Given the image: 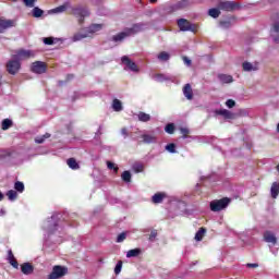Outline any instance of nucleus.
<instances>
[{
    "instance_id": "nucleus-1",
    "label": "nucleus",
    "mask_w": 279,
    "mask_h": 279,
    "mask_svg": "<svg viewBox=\"0 0 279 279\" xmlns=\"http://www.w3.org/2000/svg\"><path fill=\"white\" fill-rule=\"evenodd\" d=\"M60 215L58 213H54L50 218H48L43 226V229L49 233V234H53V232H56V230H58V223L60 221Z\"/></svg>"
},
{
    "instance_id": "nucleus-2",
    "label": "nucleus",
    "mask_w": 279,
    "mask_h": 279,
    "mask_svg": "<svg viewBox=\"0 0 279 279\" xmlns=\"http://www.w3.org/2000/svg\"><path fill=\"white\" fill-rule=\"evenodd\" d=\"M232 198L223 197L221 199H214L209 203V208L211 213H221V210H226Z\"/></svg>"
},
{
    "instance_id": "nucleus-3",
    "label": "nucleus",
    "mask_w": 279,
    "mask_h": 279,
    "mask_svg": "<svg viewBox=\"0 0 279 279\" xmlns=\"http://www.w3.org/2000/svg\"><path fill=\"white\" fill-rule=\"evenodd\" d=\"M218 10H222V12H234L236 10H241V3L228 0L218 1Z\"/></svg>"
},
{
    "instance_id": "nucleus-4",
    "label": "nucleus",
    "mask_w": 279,
    "mask_h": 279,
    "mask_svg": "<svg viewBox=\"0 0 279 279\" xmlns=\"http://www.w3.org/2000/svg\"><path fill=\"white\" fill-rule=\"evenodd\" d=\"M72 14L78 19V23H84V19H86V16H90V11L87 7L76 5L72 8Z\"/></svg>"
},
{
    "instance_id": "nucleus-5",
    "label": "nucleus",
    "mask_w": 279,
    "mask_h": 279,
    "mask_svg": "<svg viewBox=\"0 0 279 279\" xmlns=\"http://www.w3.org/2000/svg\"><path fill=\"white\" fill-rule=\"evenodd\" d=\"M69 274V268L64 266H53L52 271L49 274L48 279L64 278Z\"/></svg>"
},
{
    "instance_id": "nucleus-6",
    "label": "nucleus",
    "mask_w": 279,
    "mask_h": 279,
    "mask_svg": "<svg viewBox=\"0 0 279 279\" xmlns=\"http://www.w3.org/2000/svg\"><path fill=\"white\" fill-rule=\"evenodd\" d=\"M7 71L10 75H16L21 71V61L12 58L7 62Z\"/></svg>"
},
{
    "instance_id": "nucleus-7",
    "label": "nucleus",
    "mask_w": 279,
    "mask_h": 279,
    "mask_svg": "<svg viewBox=\"0 0 279 279\" xmlns=\"http://www.w3.org/2000/svg\"><path fill=\"white\" fill-rule=\"evenodd\" d=\"M121 62L125 65L124 71H132V73H138V65L136 64V62L132 61L130 57L123 56L121 58Z\"/></svg>"
},
{
    "instance_id": "nucleus-8",
    "label": "nucleus",
    "mask_w": 279,
    "mask_h": 279,
    "mask_svg": "<svg viewBox=\"0 0 279 279\" xmlns=\"http://www.w3.org/2000/svg\"><path fill=\"white\" fill-rule=\"evenodd\" d=\"M35 53L33 50H25V49H20L15 51V54L12 56L14 60H29V58H34Z\"/></svg>"
},
{
    "instance_id": "nucleus-9",
    "label": "nucleus",
    "mask_w": 279,
    "mask_h": 279,
    "mask_svg": "<svg viewBox=\"0 0 279 279\" xmlns=\"http://www.w3.org/2000/svg\"><path fill=\"white\" fill-rule=\"evenodd\" d=\"M125 38H130V34L128 33V28H125L123 32H120L112 37H109L107 40L108 43H116V45H119L125 40Z\"/></svg>"
},
{
    "instance_id": "nucleus-10",
    "label": "nucleus",
    "mask_w": 279,
    "mask_h": 279,
    "mask_svg": "<svg viewBox=\"0 0 279 279\" xmlns=\"http://www.w3.org/2000/svg\"><path fill=\"white\" fill-rule=\"evenodd\" d=\"M31 71L37 75H43V73H47V64L43 61H35L32 63Z\"/></svg>"
},
{
    "instance_id": "nucleus-11",
    "label": "nucleus",
    "mask_w": 279,
    "mask_h": 279,
    "mask_svg": "<svg viewBox=\"0 0 279 279\" xmlns=\"http://www.w3.org/2000/svg\"><path fill=\"white\" fill-rule=\"evenodd\" d=\"M144 29H147V23L134 24L131 28H126V32L129 33V36H134L141 32H144Z\"/></svg>"
},
{
    "instance_id": "nucleus-12",
    "label": "nucleus",
    "mask_w": 279,
    "mask_h": 279,
    "mask_svg": "<svg viewBox=\"0 0 279 279\" xmlns=\"http://www.w3.org/2000/svg\"><path fill=\"white\" fill-rule=\"evenodd\" d=\"M10 27H16V21L0 17V34H3L5 29H10Z\"/></svg>"
},
{
    "instance_id": "nucleus-13",
    "label": "nucleus",
    "mask_w": 279,
    "mask_h": 279,
    "mask_svg": "<svg viewBox=\"0 0 279 279\" xmlns=\"http://www.w3.org/2000/svg\"><path fill=\"white\" fill-rule=\"evenodd\" d=\"M178 26L181 32H195L193 24H191L186 19L178 20Z\"/></svg>"
},
{
    "instance_id": "nucleus-14",
    "label": "nucleus",
    "mask_w": 279,
    "mask_h": 279,
    "mask_svg": "<svg viewBox=\"0 0 279 279\" xmlns=\"http://www.w3.org/2000/svg\"><path fill=\"white\" fill-rule=\"evenodd\" d=\"M264 240L266 243H271L272 245H276V243H278L276 234H274L271 231L264 232Z\"/></svg>"
},
{
    "instance_id": "nucleus-15",
    "label": "nucleus",
    "mask_w": 279,
    "mask_h": 279,
    "mask_svg": "<svg viewBox=\"0 0 279 279\" xmlns=\"http://www.w3.org/2000/svg\"><path fill=\"white\" fill-rule=\"evenodd\" d=\"M21 271L24 276H32V274H34V265L24 263L21 265Z\"/></svg>"
},
{
    "instance_id": "nucleus-16",
    "label": "nucleus",
    "mask_w": 279,
    "mask_h": 279,
    "mask_svg": "<svg viewBox=\"0 0 279 279\" xmlns=\"http://www.w3.org/2000/svg\"><path fill=\"white\" fill-rule=\"evenodd\" d=\"M271 38H272L274 43L279 45V22H276L272 25Z\"/></svg>"
},
{
    "instance_id": "nucleus-17",
    "label": "nucleus",
    "mask_w": 279,
    "mask_h": 279,
    "mask_svg": "<svg viewBox=\"0 0 279 279\" xmlns=\"http://www.w3.org/2000/svg\"><path fill=\"white\" fill-rule=\"evenodd\" d=\"M102 27L104 25L101 24H92L85 29V32L86 34H88V36H90V34H96V32H101Z\"/></svg>"
},
{
    "instance_id": "nucleus-18",
    "label": "nucleus",
    "mask_w": 279,
    "mask_h": 279,
    "mask_svg": "<svg viewBox=\"0 0 279 279\" xmlns=\"http://www.w3.org/2000/svg\"><path fill=\"white\" fill-rule=\"evenodd\" d=\"M218 80L222 84H232L234 82V78L230 74H218Z\"/></svg>"
},
{
    "instance_id": "nucleus-19",
    "label": "nucleus",
    "mask_w": 279,
    "mask_h": 279,
    "mask_svg": "<svg viewBox=\"0 0 279 279\" xmlns=\"http://www.w3.org/2000/svg\"><path fill=\"white\" fill-rule=\"evenodd\" d=\"M216 114L223 117V119H234V113L227 109L216 110Z\"/></svg>"
},
{
    "instance_id": "nucleus-20",
    "label": "nucleus",
    "mask_w": 279,
    "mask_h": 279,
    "mask_svg": "<svg viewBox=\"0 0 279 279\" xmlns=\"http://www.w3.org/2000/svg\"><path fill=\"white\" fill-rule=\"evenodd\" d=\"M165 197H167V194L159 192L153 195L151 202L153 204H162V202L165 201Z\"/></svg>"
},
{
    "instance_id": "nucleus-21",
    "label": "nucleus",
    "mask_w": 279,
    "mask_h": 279,
    "mask_svg": "<svg viewBox=\"0 0 279 279\" xmlns=\"http://www.w3.org/2000/svg\"><path fill=\"white\" fill-rule=\"evenodd\" d=\"M84 38H88V33H86V31L74 34L72 43H80V40H84Z\"/></svg>"
},
{
    "instance_id": "nucleus-22",
    "label": "nucleus",
    "mask_w": 279,
    "mask_h": 279,
    "mask_svg": "<svg viewBox=\"0 0 279 279\" xmlns=\"http://www.w3.org/2000/svg\"><path fill=\"white\" fill-rule=\"evenodd\" d=\"M189 5H191V1L181 0L172 7V10H184V8H189Z\"/></svg>"
},
{
    "instance_id": "nucleus-23",
    "label": "nucleus",
    "mask_w": 279,
    "mask_h": 279,
    "mask_svg": "<svg viewBox=\"0 0 279 279\" xmlns=\"http://www.w3.org/2000/svg\"><path fill=\"white\" fill-rule=\"evenodd\" d=\"M154 80H156V82H171L173 76L167 74H155Z\"/></svg>"
},
{
    "instance_id": "nucleus-24",
    "label": "nucleus",
    "mask_w": 279,
    "mask_h": 279,
    "mask_svg": "<svg viewBox=\"0 0 279 279\" xmlns=\"http://www.w3.org/2000/svg\"><path fill=\"white\" fill-rule=\"evenodd\" d=\"M270 195H271L272 199L278 198V195H279V183L278 182H274L271 184Z\"/></svg>"
},
{
    "instance_id": "nucleus-25",
    "label": "nucleus",
    "mask_w": 279,
    "mask_h": 279,
    "mask_svg": "<svg viewBox=\"0 0 279 279\" xmlns=\"http://www.w3.org/2000/svg\"><path fill=\"white\" fill-rule=\"evenodd\" d=\"M183 95L186 99H193V88L191 87V84H185L183 87Z\"/></svg>"
},
{
    "instance_id": "nucleus-26",
    "label": "nucleus",
    "mask_w": 279,
    "mask_h": 279,
    "mask_svg": "<svg viewBox=\"0 0 279 279\" xmlns=\"http://www.w3.org/2000/svg\"><path fill=\"white\" fill-rule=\"evenodd\" d=\"M157 59L159 62H169L171 54L167 51H161L159 54H157Z\"/></svg>"
},
{
    "instance_id": "nucleus-27",
    "label": "nucleus",
    "mask_w": 279,
    "mask_h": 279,
    "mask_svg": "<svg viewBox=\"0 0 279 279\" xmlns=\"http://www.w3.org/2000/svg\"><path fill=\"white\" fill-rule=\"evenodd\" d=\"M137 119L138 121H141L142 123H147L148 121H151V116H149V113H145L143 111H141L137 114Z\"/></svg>"
},
{
    "instance_id": "nucleus-28",
    "label": "nucleus",
    "mask_w": 279,
    "mask_h": 279,
    "mask_svg": "<svg viewBox=\"0 0 279 279\" xmlns=\"http://www.w3.org/2000/svg\"><path fill=\"white\" fill-rule=\"evenodd\" d=\"M142 138H143V142L148 145L151 143H156V141H157L156 135H151V134H143Z\"/></svg>"
},
{
    "instance_id": "nucleus-29",
    "label": "nucleus",
    "mask_w": 279,
    "mask_h": 279,
    "mask_svg": "<svg viewBox=\"0 0 279 279\" xmlns=\"http://www.w3.org/2000/svg\"><path fill=\"white\" fill-rule=\"evenodd\" d=\"M47 138H51L50 133H45L44 135H39V136L35 137V143H37V145H43V143H45V141H47Z\"/></svg>"
},
{
    "instance_id": "nucleus-30",
    "label": "nucleus",
    "mask_w": 279,
    "mask_h": 279,
    "mask_svg": "<svg viewBox=\"0 0 279 279\" xmlns=\"http://www.w3.org/2000/svg\"><path fill=\"white\" fill-rule=\"evenodd\" d=\"M112 109L114 112H121L123 110V104L119 99H113Z\"/></svg>"
},
{
    "instance_id": "nucleus-31",
    "label": "nucleus",
    "mask_w": 279,
    "mask_h": 279,
    "mask_svg": "<svg viewBox=\"0 0 279 279\" xmlns=\"http://www.w3.org/2000/svg\"><path fill=\"white\" fill-rule=\"evenodd\" d=\"M12 125H14V122L11 119H4L2 120V123H1V130L3 131L10 130Z\"/></svg>"
},
{
    "instance_id": "nucleus-32",
    "label": "nucleus",
    "mask_w": 279,
    "mask_h": 279,
    "mask_svg": "<svg viewBox=\"0 0 279 279\" xmlns=\"http://www.w3.org/2000/svg\"><path fill=\"white\" fill-rule=\"evenodd\" d=\"M136 256H141V248H133L126 253V258H136Z\"/></svg>"
},
{
    "instance_id": "nucleus-33",
    "label": "nucleus",
    "mask_w": 279,
    "mask_h": 279,
    "mask_svg": "<svg viewBox=\"0 0 279 279\" xmlns=\"http://www.w3.org/2000/svg\"><path fill=\"white\" fill-rule=\"evenodd\" d=\"M68 167H70V169H73V170H77L80 169V163H77V160H75V158H70L68 159Z\"/></svg>"
},
{
    "instance_id": "nucleus-34",
    "label": "nucleus",
    "mask_w": 279,
    "mask_h": 279,
    "mask_svg": "<svg viewBox=\"0 0 279 279\" xmlns=\"http://www.w3.org/2000/svg\"><path fill=\"white\" fill-rule=\"evenodd\" d=\"M221 9H209L208 11V15L211 16V19H219V16L221 15Z\"/></svg>"
},
{
    "instance_id": "nucleus-35",
    "label": "nucleus",
    "mask_w": 279,
    "mask_h": 279,
    "mask_svg": "<svg viewBox=\"0 0 279 279\" xmlns=\"http://www.w3.org/2000/svg\"><path fill=\"white\" fill-rule=\"evenodd\" d=\"M66 4H62L60 7H57L54 9L51 10L52 14H62V12H66Z\"/></svg>"
},
{
    "instance_id": "nucleus-36",
    "label": "nucleus",
    "mask_w": 279,
    "mask_h": 279,
    "mask_svg": "<svg viewBox=\"0 0 279 279\" xmlns=\"http://www.w3.org/2000/svg\"><path fill=\"white\" fill-rule=\"evenodd\" d=\"M7 197H9L10 202H14L16 201V197H19V193H16L14 190H10L7 192Z\"/></svg>"
},
{
    "instance_id": "nucleus-37",
    "label": "nucleus",
    "mask_w": 279,
    "mask_h": 279,
    "mask_svg": "<svg viewBox=\"0 0 279 279\" xmlns=\"http://www.w3.org/2000/svg\"><path fill=\"white\" fill-rule=\"evenodd\" d=\"M43 14H45V11H43L40 8L35 7L33 9V16H34V19H40V16H43Z\"/></svg>"
},
{
    "instance_id": "nucleus-38",
    "label": "nucleus",
    "mask_w": 279,
    "mask_h": 279,
    "mask_svg": "<svg viewBox=\"0 0 279 279\" xmlns=\"http://www.w3.org/2000/svg\"><path fill=\"white\" fill-rule=\"evenodd\" d=\"M121 178L123 182H126V184L132 182V173L128 170L122 173Z\"/></svg>"
},
{
    "instance_id": "nucleus-39",
    "label": "nucleus",
    "mask_w": 279,
    "mask_h": 279,
    "mask_svg": "<svg viewBox=\"0 0 279 279\" xmlns=\"http://www.w3.org/2000/svg\"><path fill=\"white\" fill-rule=\"evenodd\" d=\"M14 189L17 193H23V191H25V184L21 181H16L14 183Z\"/></svg>"
},
{
    "instance_id": "nucleus-40",
    "label": "nucleus",
    "mask_w": 279,
    "mask_h": 279,
    "mask_svg": "<svg viewBox=\"0 0 279 279\" xmlns=\"http://www.w3.org/2000/svg\"><path fill=\"white\" fill-rule=\"evenodd\" d=\"M219 26L222 27V29H230L232 22L230 20L220 21Z\"/></svg>"
},
{
    "instance_id": "nucleus-41",
    "label": "nucleus",
    "mask_w": 279,
    "mask_h": 279,
    "mask_svg": "<svg viewBox=\"0 0 279 279\" xmlns=\"http://www.w3.org/2000/svg\"><path fill=\"white\" fill-rule=\"evenodd\" d=\"M101 130H102V126L99 125L98 131L96 132L95 137H94V141H96L97 145H99V143H101V134H104L101 132Z\"/></svg>"
},
{
    "instance_id": "nucleus-42",
    "label": "nucleus",
    "mask_w": 279,
    "mask_h": 279,
    "mask_svg": "<svg viewBox=\"0 0 279 279\" xmlns=\"http://www.w3.org/2000/svg\"><path fill=\"white\" fill-rule=\"evenodd\" d=\"M204 234H206V229L201 228L195 234V241H202V239H204Z\"/></svg>"
},
{
    "instance_id": "nucleus-43",
    "label": "nucleus",
    "mask_w": 279,
    "mask_h": 279,
    "mask_svg": "<svg viewBox=\"0 0 279 279\" xmlns=\"http://www.w3.org/2000/svg\"><path fill=\"white\" fill-rule=\"evenodd\" d=\"M180 133L182 134L181 138H189V134H191V130L189 128H180Z\"/></svg>"
},
{
    "instance_id": "nucleus-44",
    "label": "nucleus",
    "mask_w": 279,
    "mask_h": 279,
    "mask_svg": "<svg viewBox=\"0 0 279 279\" xmlns=\"http://www.w3.org/2000/svg\"><path fill=\"white\" fill-rule=\"evenodd\" d=\"M166 151H169V154H178V150L175 149V144L170 143L166 145Z\"/></svg>"
},
{
    "instance_id": "nucleus-45",
    "label": "nucleus",
    "mask_w": 279,
    "mask_h": 279,
    "mask_svg": "<svg viewBox=\"0 0 279 279\" xmlns=\"http://www.w3.org/2000/svg\"><path fill=\"white\" fill-rule=\"evenodd\" d=\"M58 38H53V37H44L43 43L45 45H56Z\"/></svg>"
},
{
    "instance_id": "nucleus-46",
    "label": "nucleus",
    "mask_w": 279,
    "mask_h": 279,
    "mask_svg": "<svg viewBox=\"0 0 279 279\" xmlns=\"http://www.w3.org/2000/svg\"><path fill=\"white\" fill-rule=\"evenodd\" d=\"M243 70L244 71H256V66H254L251 62H244L243 63Z\"/></svg>"
},
{
    "instance_id": "nucleus-47",
    "label": "nucleus",
    "mask_w": 279,
    "mask_h": 279,
    "mask_svg": "<svg viewBox=\"0 0 279 279\" xmlns=\"http://www.w3.org/2000/svg\"><path fill=\"white\" fill-rule=\"evenodd\" d=\"M165 131L167 134H173L175 132V124L169 123L166 125Z\"/></svg>"
},
{
    "instance_id": "nucleus-48",
    "label": "nucleus",
    "mask_w": 279,
    "mask_h": 279,
    "mask_svg": "<svg viewBox=\"0 0 279 279\" xmlns=\"http://www.w3.org/2000/svg\"><path fill=\"white\" fill-rule=\"evenodd\" d=\"M121 269H123V262L119 260L116 265L114 274L119 276V274H121Z\"/></svg>"
},
{
    "instance_id": "nucleus-49",
    "label": "nucleus",
    "mask_w": 279,
    "mask_h": 279,
    "mask_svg": "<svg viewBox=\"0 0 279 279\" xmlns=\"http://www.w3.org/2000/svg\"><path fill=\"white\" fill-rule=\"evenodd\" d=\"M125 239H128V233L122 232V233H120V234L118 235V238H117V243H123V241H124Z\"/></svg>"
},
{
    "instance_id": "nucleus-50",
    "label": "nucleus",
    "mask_w": 279,
    "mask_h": 279,
    "mask_svg": "<svg viewBox=\"0 0 279 279\" xmlns=\"http://www.w3.org/2000/svg\"><path fill=\"white\" fill-rule=\"evenodd\" d=\"M143 165L142 163H134L133 165V170L135 171V173H141L143 171Z\"/></svg>"
},
{
    "instance_id": "nucleus-51",
    "label": "nucleus",
    "mask_w": 279,
    "mask_h": 279,
    "mask_svg": "<svg viewBox=\"0 0 279 279\" xmlns=\"http://www.w3.org/2000/svg\"><path fill=\"white\" fill-rule=\"evenodd\" d=\"M108 169H113L114 173L119 172V167H116L112 161H107Z\"/></svg>"
},
{
    "instance_id": "nucleus-52",
    "label": "nucleus",
    "mask_w": 279,
    "mask_h": 279,
    "mask_svg": "<svg viewBox=\"0 0 279 279\" xmlns=\"http://www.w3.org/2000/svg\"><path fill=\"white\" fill-rule=\"evenodd\" d=\"M156 236H158V231L153 230V231L150 232V235H149L148 240H149L151 243H154V241H156Z\"/></svg>"
},
{
    "instance_id": "nucleus-53",
    "label": "nucleus",
    "mask_w": 279,
    "mask_h": 279,
    "mask_svg": "<svg viewBox=\"0 0 279 279\" xmlns=\"http://www.w3.org/2000/svg\"><path fill=\"white\" fill-rule=\"evenodd\" d=\"M226 106H227V108H234L236 106V101H234L232 99H228L226 101Z\"/></svg>"
},
{
    "instance_id": "nucleus-54",
    "label": "nucleus",
    "mask_w": 279,
    "mask_h": 279,
    "mask_svg": "<svg viewBox=\"0 0 279 279\" xmlns=\"http://www.w3.org/2000/svg\"><path fill=\"white\" fill-rule=\"evenodd\" d=\"M26 8H34L36 0H23Z\"/></svg>"
},
{
    "instance_id": "nucleus-55",
    "label": "nucleus",
    "mask_w": 279,
    "mask_h": 279,
    "mask_svg": "<svg viewBox=\"0 0 279 279\" xmlns=\"http://www.w3.org/2000/svg\"><path fill=\"white\" fill-rule=\"evenodd\" d=\"M9 263L14 267V269H19V262H16V258L9 259Z\"/></svg>"
},
{
    "instance_id": "nucleus-56",
    "label": "nucleus",
    "mask_w": 279,
    "mask_h": 279,
    "mask_svg": "<svg viewBox=\"0 0 279 279\" xmlns=\"http://www.w3.org/2000/svg\"><path fill=\"white\" fill-rule=\"evenodd\" d=\"M183 62H184V64H186V66H191V64H192V61H191V59H189V57H183Z\"/></svg>"
},
{
    "instance_id": "nucleus-57",
    "label": "nucleus",
    "mask_w": 279,
    "mask_h": 279,
    "mask_svg": "<svg viewBox=\"0 0 279 279\" xmlns=\"http://www.w3.org/2000/svg\"><path fill=\"white\" fill-rule=\"evenodd\" d=\"M8 260H12V259H14L15 257H14V253H12V250H10L9 252H8Z\"/></svg>"
},
{
    "instance_id": "nucleus-58",
    "label": "nucleus",
    "mask_w": 279,
    "mask_h": 279,
    "mask_svg": "<svg viewBox=\"0 0 279 279\" xmlns=\"http://www.w3.org/2000/svg\"><path fill=\"white\" fill-rule=\"evenodd\" d=\"M121 134L124 136V138H128V129H122Z\"/></svg>"
},
{
    "instance_id": "nucleus-59",
    "label": "nucleus",
    "mask_w": 279,
    "mask_h": 279,
    "mask_svg": "<svg viewBox=\"0 0 279 279\" xmlns=\"http://www.w3.org/2000/svg\"><path fill=\"white\" fill-rule=\"evenodd\" d=\"M246 267L256 269V267H258V264H246Z\"/></svg>"
},
{
    "instance_id": "nucleus-60",
    "label": "nucleus",
    "mask_w": 279,
    "mask_h": 279,
    "mask_svg": "<svg viewBox=\"0 0 279 279\" xmlns=\"http://www.w3.org/2000/svg\"><path fill=\"white\" fill-rule=\"evenodd\" d=\"M4 215H5V209L1 208L0 209V217H4Z\"/></svg>"
},
{
    "instance_id": "nucleus-61",
    "label": "nucleus",
    "mask_w": 279,
    "mask_h": 279,
    "mask_svg": "<svg viewBox=\"0 0 279 279\" xmlns=\"http://www.w3.org/2000/svg\"><path fill=\"white\" fill-rule=\"evenodd\" d=\"M3 199V193L0 191V202Z\"/></svg>"
},
{
    "instance_id": "nucleus-62",
    "label": "nucleus",
    "mask_w": 279,
    "mask_h": 279,
    "mask_svg": "<svg viewBox=\"0 0 279 279\" xmlns=\"http://www.w3.org/2000/svg\"><path fill=\"white\" fill-rule=\"evenodd\" d=\"M277 132L279 133V123L277 124Z\"/></svg>"
},
{
    "instance_id": "nucleus-63",
    "label": "nucleus",
    "mask_w": 279,
    "mask_h": 279,
    "mask_svg": "<svg viewBox=\"0 0 279 279\" xmlns=\"http://www.w3.org/2000/svg\"><path fill=\"white\" fill-rule=\"evenodd\" d=\"M11 1H13L14 3H16V1H19V0H11Z\"/></svg>"
},
{
    "instance_id": "nucleus-64",
    "label": "nucleus",
    "mask_w": 279,
    "mask_h": 279,
    "mask_svg": "<svg viewBox=\"0 0 279 279\" xmlns=\"http://www.w3.org/2000/svg\"><path fill=\"white\" fill-rule=\"evenodd\" d=\"M151 2H153V3H156V0H153Z\"/></svg>"
}]
</instances>
